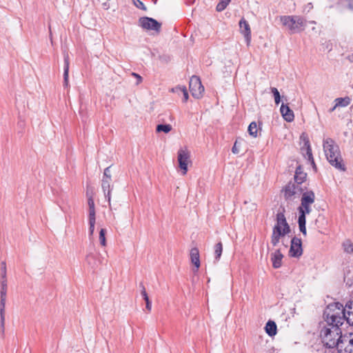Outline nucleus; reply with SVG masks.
<instances>
[{"mask_svg": "<svg viewBox=\"0 0 353 353\" xmlns=\"http://www.w3.org/2000/svg\"><path fill=\"white\" fill-rule=\"evenodd\" d=\"M321 336L324 345L327 348L336 347L338 349H341L343 347L341 344L343 341H348L349 343H353V339L342 336L341 330L339 327H323L321 331Z\"/></svg>", "mask_w": 353, "mask_h": 353, "instance_id": "nucleus-1", "label": "nucleus"}, {"mask_svg": "<svg viewBox=\"0 0 353 353\" xmlns=\"http://www.w3.org/2000/svg\"><path fill=\"white\" fill-rule=\"evenodd\" d=\"M323 150L327 160L336 169L345 171V165L343 163V159L339 145L331 138L323 140Z\"/></svg>", "mask_w": 353, "mask_h": 353, "instance_id": "nucleus-2", "label": "nucleus"}, {"mask_svg": "<svg viewBox=\"0 0 353 353\" xmlns=\"http://www.w3.org/2000/svg\"><path fill=\"white\" fill-rule=\"evenodd\" d=\"M323 317L329 326H341L345 321L343 305L339 302L330 303L324 310Z\"/></svg>", "mask_w": 353, "mask_h": 353, "instance_id": "nucleus-3", "label": "nucleus"}, {"mask_svg": "<svg viewBox=\"0 0 353 353\" xmlns=\"http://www.w3.org/2000/svg\"><path fill=\"white\" fill-rule=\"evenodd\" d=\"M1 281L0 291V319L1 332H4L5 329V308L7 294V279H6V263L1 262Z\"/></svg>", "mask_w": 353, "mask_h": 353, "instance_id": "nucleus-4", "label": "nucleus"}, {"mask_svg": "<svg viewBox=\"0 0 353 353\" xmlns=\"http://www.w3.org/2000/svg\"><path fill=\"white\" fill-rule=\"evenodd\" d=\"M280 21L291 33L301 32L306 26V20L301 16H281Z\"/></svg>", "mask_w": 353, "mask_h": 353, "instance_id": "nucleus-5", "label": "nucleus"}, {"mask_svg": "<svg viewBox=\"0 0 353 353\" xmlns=\"http://www.w3.org/2000/svg\"><path fill=\"white\" fill-rule=\"evenodd\" d=\"M139 26L145 30H154L157 33L161 32V23L151 17H140L139 19Z\"/></svg>", "mask_w": 353, "mask_h": 353, "instance_id": "nucleus-6", "label": "nucleus"}, {"mask_svg": "<svg viewBox=\"0 0 353 353\" xmlns=\"http://www.w3.org/2000/svg\"><path fill=\"white\" fill-rule=\"evenodd\" d=\"M303 191L301 185L294 182L288 183L283 189L284 197L286 200H292L296 195H300Z\"/></svg>", "mask_w": 353, "mask_h": 353, "instance_id": "nucleus-7", "label": "nucleus"}, {"mask_svg": "<svg viewBox=\"0 0 353 353\" xmlns=\"http://www.w3.org/2000/svg\"><path fill=\"white\" fill-rule=\"evenodd\" d=\"M189 88L192 95L194 98L199 99L201 97L204 92V87L202 85L199 77L192 76L190 80Z\"/></svg>", "mask_w": 353, "mask_h": 353, "instance_id": "nucleus-8", "label": "nucleus"}, {"mask_svg": "<svg viewBox=\"0 0 353 353\" xmlns=\"http://www.w3.org/2000/svg\"><path fill=\"white\" fill-rule=\"evenodd\" d=\"M178 162L180 169L182 170L183 175L186 174L188 172V165L190 162V152L187 149L181 148L178 151Z\"/></svg>", "mask_w": 353, "mask_h": 353, "instance_id": "nucleus-9", "label": "nucleus"}, {"mask_svg": "<svg viewBox=\"0 0 353 353\" xmlns=\"http://www.w3.org/2000/svg\"><path fill=\"white\" fill-rule=\"evenodd\" d=\"M289 253L292 257H299L302 254V243L300 239L296 236L292 239Z\"/></svg>", "mask_w": 353, "mask_h": 353, "instance_id": "nucleus-10", "label": "nucleus"}, {"mask_svg": "<svg viewBox=\"0 0 353 353\" xmlns=\"http://www.w3.org/2000/svg\"><path fill=\"white\" fill-rule=\"evenodd\" d=\"M101 188L105 197L108 200L109 206L111 208V192L113 188V185L112 184V179H102Z\"/></svg>", "mask_w": 353, "mask_h": 353, "instance_id": "nucleus-11", "label": "nucleus"}, {"mask_svg": "<svg viewBox=\"0 0 353 353\" xmlns=\"http://www.w3.org/2000/svg\"><path fill=\"white\" fill-rule=\"evenodd\" d=\"M241 32L244 35L247 44L249 45L251 40V30L249 23L243 18L239 21Z\"/></svg>", "mask_w": 353, "mask_h": 353, "instance_id": "nucleus-12", "label": "nucleus"}, {"mask_svg": "<svg viewBox=\"0 0 353 353\" xmlns=\"http://www.w3.org/2000/svg\"><path fill=\"white\" fill-rule=\"evenodd\" d=\"M290 232H285L284 230H280L279 228H273V231L271 236V243L274 246H276L281 239Z\"/></svg>", "mask_w": 353, "mask_h": 353, "instance_id": "nucleus-13", "label": "nucleus"}, {"mask_svg": "<svg viewBox=\"0 0 353 353\" xmlns=\"http://www.w3.org/2000/svg\"><path fill=\"white\" fill-rule=\"evenodd\" d=\"M345 313V321L350 325H353V300L349 301L343 306Z\"/></svg>", "mask_w": 353, "mask_h": 353, "instance_id": "nucleus-14", "label": "nucleus"}, {"mask_svg": "<svg viewBox=\"0 0 353 353\" xmlns=\"http://www.w3.org/2000/svg\"><path fill=\"white\" fill-rule=\"evenodd\" d=\"M274 228H279L280 230H284L285 232H290V228L287 223L283 212H279L276 214V223Z\"/></svg>", "mask_w": 353, "mask_h": 353, "instance_id": "nucleus-15", "label": "nucleus"}, {"mask_svg": "<svg viewBox=\"0 0 353 353\" xmlns=\"http://www.w3.org/2000/svg\"><path fill=\"white\" fill-rule=\"evenodd\" d=\"M303 141H304V146L301 148L302 152H303L305 158H307L308 159V161H310L311 163L314 166H315L310 141L307 138H304Z\"/></svg>", "mask_w": 353, "mask_h": 353, "instance_id": "nucleus-16", "label": "nucleus"}, {"mask_svg": "<svg viewBox=\"0 0 353 353\" xmlns=\"http://www.w3.org/2000/svg\"><path fill=\"white\" fill-rule=\"evenodd\" d=\"M190 260L192 263L194 265L195 268L193 269L194 273L198 272L199 268L200 267V257H199V251L198 248H193L190 250Z\"/></svg>", "mask_w": 353, "mask_h": 353, "instance_id": "nucleus-17", "label": "nucleus"}, {"mask_svg": "<svg viewBox=\"0 0 353 353\" xmlns=\"http://www.w3.org/2000/svg\"><path fill=\"white\" fill-rule=\"evenodd\" d=\"M280 112L286 121L291 122L294 120V112L288 105L283 103L280 108Z\"/></svg>", "mask_w": 353, "mask_h": 353, "instance_id": "nucleus-18", "label": "nucleus"}, {"mask_svg": "<svg viewBox=\"0 0 353 353\" xmlns=\"http://www.w3.org/2000/svg\"><path fill=\"white\" fill-rule=\"evenodd\" d=\"M88 197V220L96 219V211L94 199L92 195H89L88 191L86 193Z\"/></svg>", "mask_w": 353, "mask_h": 353, "instance_id": "nucleus-19", "label": "nucleus"}, {"mask_svg": "<svg viewBox=\"0 0 353 353\" xmlns=\"http://www.w3.org/2000/svg\"><path fill=\"white\" fill-rule=\"evenodd\" d=\"M283 257V255L281 254L280 250H276L274 252L272 253L271 260L274 268H279L281 266Z\"/></svg>", "mask_w": 353, "mask_h": 353, "instance_id": "nucleus-20", "label": "nucleus"}, {"mask_svg": "<svg viewBox=\"0 0 353 353\" xmlns=\"http://www.w3.org/2000/svg\"><path fill=\"white\" fill-rule=\"evenodd\" d=\"M69 55L68 54H64V66H63V85L65 87L68 86L69 84Z\"/></svg>", "mask_w": 353, "mask_h": 353, "instance_id": "nucleus-21", "label": "nucleus"}, {"mask_svg": "<svg viewBox=\"0 0 353 353\" xmlns=\"http://www.w3.org/2000/svg\"><path fill=\"white\" fill-rule=\"evenodd\" d=\"M307 177V174L302 170L301 166H298L295 171L294 183L301 185Z\"/></svg>", "mask_w": 353, "mask_h": 353, "instance_id": "nucleus-22", "label": "nucleus"}, {"mask_svg": "<svg viewBox=\"0 0 353 353\" xmlns=\"http://www.w3.org/2000/svg\"><path fill=\"white\" fill-rule=\"evenodd\" d=\"M314 193L312 191H307L303 193L301 203L311 205L314 202Z\"/></svg>", "mask_w": 353, "mask_h": 353, "instance_id": "nucleus-23", "label": "nucleus"}, {"mask_svg": "<svg viewBox=\"0 0 353 353\" xmlns=\"http://www.w3.org/2000/svg\"><path fill=\"white\" fill-rule=\"evenodd\" d=\"M265 332L270 336H273L276 334L277 327L274 321H268L265 327Z\"/></svg>", "mask_w": 353, "mask_h": 353, "instance_id": "nucleus-24", "label": "nucleus"}, {"mask_svg": "<svg viewBox=\"0 0 353 353\" xmlns=\"http://www.w3.org/2000/svg\"><path fill=\"white\" fill-rule=\"evenodd\" d=\"M299 226L300 231L304 234L306 235V228H305V223H306V214H304L303 212H299Z\"/></svg>", "mask_w": 353, "mask_h": 353, "instance_id": "nucleus-25", "label": "nucleus"}, {"mask_svg": "<svg viewBox=\"0 0 353 353\" xmlns=\"http://www.w3.org/2000/svg\"><path fill=\"white\" fill-rule=\"evenodd\" d=\"M140 287L141 288V294L144 301H145V308L147 309V310L148 312H150L151 309H152L151 301H150V300L148 296V294L145 291V288L142 283L140 284Z\"/></svg>", "mask_w": 353, "mask_h": 353, "instance_id": "nucleus-26", "label": "nucleus"}, {"mask_svg": "<svg viewBox=\"0 0 353 353\" xmlns=\"http://www.w3.org/2000/svg\"><path fill=\"white\" fill-rule=\"evenodd\" d=\"M171 91L172 92L182 93L183 95V102H186L189 98L187 89L184 86H176L175 88H172Z\"/></svg>", "mask_w": 353, "mask_h": 353, "instance_id": "nucleus-27", "label": "nucleus"}, {"mask_svg": "<svg viewBox=\"0 0 353 353\" xmlns=\"http://www.w3.org/2000/svg\"><path fill=\"white\" fill-rule=\"evenodd\" d=\"M334 101L336 103V106L345 107L350 104V99L349 97L336 98Z\"/></svg>", "mask_w": 353, "mask_h": 353, "instance_id": "nucleus-28", "label": "nucleus"}, {"mask_svg": "<svg viewBox=\"0 0 353 353\" xmlns=\"http://www.w3.org/2000/svg\"><path fill=\"white\" fill-rule=\"evenodd\" d=\"M172 130V125L170 124H159L157 126L156 131L157 132H163L168 133Z\"/></svg>", "mask_w": 353, "mask_h": 353, "instance_id": "nucleus-29", "label": "nucleus"}, {"mask_svg": "<svg viewBox=\"0 0 353 353\" xmlns=\"http://www.w3.org/2000/svg\"><path fill=\"white\" fill-rule=\"evenodd\" d=\"M223 251V245L221 242L217 243L214 245V254H215V260L219 261Z\"/></svg>", "mask_w": 353, "mask_h": 353, "instance_id": "nucleus-30", "label": "nucleus"}, {"mask_svg": "<svg viewBox=\"0 0 353 353\" xmlns=\"http://www.w3.org/2000/svg\"><path fill=\"white\" fill-rule=\"evenodd\" d=\"M257 125L256 122H252L250 125L248 126V132L249 134L252 136L253 137H257Z\"/></svg>", "mask_w": 353, "mask_h": 353, "instance_id": "nucleus-31", "label": "nucleus"}, {"mask_svg": "<svg viewBox=\"0 0 353 353\" xmlns=\"http://www.w3.org/2000/svg\"><path fill=\"white\" fill-rule=\"evenodd\" d=\"M230 0H220V2L216 6V10L218 12H221L226 8Z\"/></svg>", "mask_w": 353, "mask_h": 353, "instance_id": "nucleus-32", "label": "nucleus"}, {"mask_svg": "<svg viewBox=\"0 0 353 353\" xmlns=\"http://www.w3.org/2000/svg\"><path fill=\"white\" fill-rule=\"evenodd\" d=\"M299 212H303L304 214H308L311 212L312 209L310 205H306L301 203V205L298 208Z\"/></svg>", "mask_w": 353, "mask_h": 353, "instance_id": "nucleus-33", "label": "nucleus"}, {"mask_svg": "<svg viewBox=\"0 0 353 353\" xmlns=\"http://www.w3.org/2000/svg\"><path fill=\"white\" fill-rule=\"evenodd\" d=\"M271 92L274 95L275 103L278 105L281 101V95L279 90L276 88H272Z\"/></svg>", "mask_w": 353, "mask_h": 353, "instance_id": "nucleus-34", "label": "nucleus"}, {"mask_svg": "<svg viewBox=\"0 0 353 353\" xmlns=\"http://www.w3.org/2000/svg\"><path fill=\"white\" fill-rule=\"evenodd\" d=\"M105 233L106 230L105 229H101L99 232V241L102 246H105L106 245V240H105Z\"/></svg>", "mask_w": 353, "mask_h": 353, "instance_id": "nucleus-35", "label": "nucleus"}, {"mask_svg": "<svg viewBox=\"0 0 353 353\" xmlns=\"http://www.w3.org/2000/svg\"><path fill=\"white\" fill-rule=\"evenodd\" d=\"M132 3L134 6H136L137 8L141 9L142 10L146 11L147 8L144 5V3L140 1V0H132Z\"/></svg>", "mask_w": 353, "mask_h": 353, "instance_id": "nucleus-36", "label": "nucleus"}, {"mask_svg": "<svg viewBox=\"0 0 353 353\" xmlns=\"http://www.w3.org/2000/svg\"><path fill=\"white\" fill-rule=\"evenodd\" d=\"M89 221V232L90 235H92L94 231V225L96 219L88 220Z\"/></svg>", "mask_w": 353, "mask_h": 353, "instance_id": "nucleus-37", "label": "nucleus"}, {"mask_svg": "<svg viewBox=\"0 0 353 353\" xmlns=\"http://www.w3.org/2000/svg\"><path fill=\"white\" fill-rule=\"evenodd\" d=\"M102 179H112L111 172H110V166L106 168L104 170Z\"/></svg>", "mask_w": 353, "mask_h": 353, "instance_id": "nucleus-38", "label": "nucleus"}, {"mask_svg": "<svg viewBox=\"0 0 353 353\" xmlns=\"http://www.w3.org/2000/svg\"><path fill=\"white\" fill-rule=\"evenodd\" d=\"M343 3L348 7L350 9L353 10V0H341Z\"/></svg>", "mask_w": 353, "mask_h": 353, "instance_id": "nucleus-39", "label": "nucleus"}, {"mask_svg": "<svg viewBox=\"0 0 353 353\" xmlns=\"http://www.w3.org/2000/svg\"><path fill=\"white\" fill-rule=\"evenodd\" d=\"M344 246H345V250L346 252H353V244H352L351 243L348 242V243H347V244H344Z\"/></svg>", "mask_w": 353, "mask_h": 353, "instance_id": "nucleus-40", "label": "nucleus"}, {"mask_svg": "<svg viewBox=\"0 0 353 353\" xmlns=\"http://www.w3.org/2000/svg\"><path fill=\"white\" fill-rule=\"evenodd\" d=\"M232 152L234 154H238L239 152V150L237 147V141H236L234 142V144L232 148Z\"/></svg>", "mask_w": 353, "mask_h": 353, "instance_id": "nucleus-41", "label": "nucleus"}, {"mask_svg": "<svg viewBox=\"0 0 353 353\" xmlns=\"http://www.w3.org/2000/svg\"><path fill=\"white\" fill-rule=\"evenodd\" d=\"M132 75L135 77V79H137V85L139 84L142 81V77L139 74L132 72Z\"/></svg>", "mask_w": 353, "mask_h": 353, "instance_id": "nucleus-42", "label": "nucleus"}, {"mask_svg": "<svg viewBox=\"0 0 353 353\" xmlns=\"http://www.w3.org/2000/svg\"><path fill=\"white\" fill-rule=\"evenodd\" d=\"M347 58L350 61H353V54L349 55Z\"/></svg>", "mask_w": 353, "mask_h": 353, "instance_id": "nucleus-43", "label": "nucleus"}, {"mask_svg": "<svg viewBox=\"0 0 353 353\" xmlns=\"http://www.w3.org/2000/svg\"><path fill=\"white\" fill-rule=\"evenodd\" d=\"M338 106H336V104H335L334 106L330 110V112H332Z\"/></svg>", "mask_w": 353, "mask_h": 353, "instance_id": "nucleus-44", "label": "nucleus"}, {"mask_svg": "<svg viewBox=\"0 0 353 353\" xmlns=\"http://www.w3.org/2000/svg\"><path fill=\"white\" fill-rule=\"evenodd\" d=\"M88 191V192H89V195L92 194V195L93 196V192H92V190H90L88 188V189H87L86 192H87Z\"/></svg>", "mask_w": 353, "mask_h": 353, "instance_id": "nucleus-45", "label": "nucleus"}, {"mask_svg": "<svg viewBox=\"0 0 353 353\" xmlns=\"http://www.w3.org/2000/svg\"><path fill=\"white\" fill-rule=\"evenodd\" d=\"M87 258H88V260L89 259H93L94 257H93V256H92V254H89V255L87 256Z\"/></svg>", "mask_w": 353, "mask_h": 353, "instance_id": "nucleus-46", "label": "nucleus"}, {"mask_svg": "<svg viewBox=\"0 0 353 353\" xmlns=\"http://www.w3.org/2000/svg\"><path fill=\"white\" fill-rule=\"evenodd\" d=\"M152 1H153L154 3H155V4H156V3H157V0H152Z\"/></svg>", "mask_w": 353, "mask_h": 353, "instance_id": "nucleus-47", "label": "nucleus"}]
</instances>
